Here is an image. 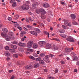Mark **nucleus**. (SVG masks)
Here are the masks:
<instances>
[{
    "label": "nucleus",
    "instance_id": "obj_36",
    "mask_svg": "<svg viewBox=\"0 0 79 79\" xmlns=\"http://www.w3.org/2000/svg\"><path fill=\"white\" fill-rule=\"evenodd\" d=\"M25 54L26 55H29L31 53V52L27 50V51L25 52Z\"/></svg>",
    "mask_w": 79,
    "mask_h": 79
},
{
    "label": "nucleus",
    "instance_id": "obj_3",
    "mask_svg": "<svg viewBox=\"0 0 79 79\" xmlns=\"http://www.w3.org/2000/svg\"><path fill=\"white\" fill-rule=\"evenodd\" d=\"M1 35L3 37L6 38V40H7V41H10V40L11 39L10 36H6V34H4L3 33H1Z\"/></svg>",
    "mask_w": 79,
    "mask_h": 79
},
{
    "label": "nucleus",
    "instance_id": "obj_28",
    "mask_svg": "<svg viewBox=\"0 0 79 79\" xmlns=\"http://www.w3.org/2000/svg\"><path fill=\"white\" fill-rule=\"evenodd\" d=\"M29 58H30V59H32V60H35V58L33 57L32 56H29Z\"/></svg>",
    "mask_w": 79,
    "mask_h": 79
},
{
    "label": "nucleus",
    "instance_id": "obj_46",
    "mask_svg": "<svg viewBox=\"0 0 79 79\" xmlns=\"http://www.w3.org/2000/svg\"><path fill=\"white\" fill-rule=\"evenodd\" d=\"M52 40H56V41H58V42H60V40L59 39L57 38H56L55 39H52Z\"/></svg>",
    "mask_w": 79,
    "mask_h": 79
},
{
    "label": "nucleus",
    "instance_id": "obj_49",
    "mask_svg": "<svg viewBox=\"0 0 79 79\" xmlns=\"http://www.w3.org/2000/svg\"><path fill=\"white\" fill-rule=\"evenodd\" d=\"M11 43L13 44H18V42L16 41H12L11 42Z\"/></svg>",
    "mask_w": 79,
    "mask_h": 79
},
{
    "label": "nucleus",
    "instance_id": "obj_38",
    "mask_svg": "<svg viewBox=\"0 0 79 79\" xmlns=\"http://www.w3.org/2000/svg\"><path fill=\"white\" fill-rule=\"evenodd\" d=\"M41 17L43 19H45V15H42L41 16Z\"/></svg>",
    "mask_w": 79,
    "mask_h": 79
},
{
    "label": "nucleus",
    "instance_id": "obj_29",
    "mask_svg": "<svg viewBox=\"0 0 79 79\" xmlns=\"http://www.w3.org/2000/svg\"><path fill=\"white\" fill-rule=\"evenodd\" d=\"M9 51L10 53H13L15 52V50L13 49H11L9 50Z\"/></svg>",
    "mask_w": 79,
    "mask_h": 79
},
{
    "label": "nucleus",
    "instance_id": "obj_31",
    "mask_svg": "<svg viewBox=\"0 0 79 79\" xmlns=\"http://www.w3.org/2000/svg\"><path fill=\"white\" fill-rule=\"evenodd\" d=\"M47 79H55V78L51 76H48L47 77Z\"/></svg>",
    "mask_w": 79,
    "mask_h": 79
},
{
    "label": "nucleus",
    "instance_id": "obj_12",
    "mask_svg": "<svg viewBox=\"0 0 79 79\" xmlns=\"http://www.w3.org/2000/svg\"><path fill=\"white\" fill-rule=\"evenodd\" d=\"M2 31L5 33V34H6L8 31V29L6 28H2Z\"/></svg>",
    "mask_w": 79,
    "mask_h": 79
},
{
    "label": "nucleus",
    "instance_id": "obj_1",
    "mask_svg": "<svg viewBox=\"0 0 79 79\" xmlns=\"http://www.w3.org/2000/svg\"><path fill=\"white\" fill-rule=\"evenodd\" d=\"M19 8L20 10L23 11V10H29V7L28 5L24 4L20 7Z\"/></svg>",
    "mask_w": 79,
    "mask_h": 79
},
{
    "label": "nucleus",
    "instance_id": "obj_21",
    "mask_svg": "<svg viewBox=\"0 0 79 79\" xmlns=\"http://www.w3.org/2000/svg\"><path fill=\"white\" fill-rule=\"evenodd\" d=\"M62 27L63 29H64L68 30L69 29V27L64 25H62Z\"/></svg>",
    "mask_w": 79,
    "mask_h": 79
},
{
    "label": "nucleus",
    "instance_id": "obj_45",
    "mask_svg": "<svg viewBox=\"0 0 79 79\" xmlns=\"http://www.w3.org/2000/svg\"><path fill=\"white\" fill-rule=\"evenodd\" d=\"M49 57H51V58H53L55 56L53 55H52L51 54H49Z\"/></svg>",
    "mask_w": 79,
    "mask_h": 79
},
{
    "label": "nucleus",
    "instance_id": "obj_63",
    "mask_svg": "<svg viewBox=\"0 0 79 79\" xmlns=\"http://www.w3.org/2000/svg\"><path fill=\"white\" fill-rule=\"evenodd\" d=\"M44 72H47L48 71V70L47 69H44Z\"/></svg>",
    "mask_w": 79,
    "mask_h": 79
},
{
    "label": "nucleus",
    "instance_id": "obj_23",
    "mask_svg": "<svg viewBox=\"0 0 79 79\" xmlns=\"http://www.w3.org/2000/svg\"><path fill=\"white\" fill-rule=\"evenodd\" d=\"M59 32L60 33H64L65 32V30L63 29H61L59 31Z\"/></svg>",
    "mask_w": 79,
    "mask_h": 79
},
{
    "label": "nucleus",
    "instance_id": "obj_52",
    "mask_svg": "<svg viewBox=\"0 0 79 79\" xmlns=\"http://www.w3.org/2000/svg\"><path fill=\"white\" fill-rule=\"evenodd\" d=\"M57 72H58V70L57 69H55V74H56V73H57Z\"/></svg>",
    "mask_w": 79,
    "mask_h": 79
},
{
    "label": "nucleus",
    "instance_id": "obj_61",
    "mask_svg": "<svg viewBox=\"0 0 79 79\" xmlns=\"http://www.w3.org/2000/svg\"><path fill=\"white\" fill-rule=\"evenodd\" d=\"M15 78V76L14 75H12L10 77V79H13Z\"/></svg>",
    "mask_w": 79,
    "mask_h": 79
},
{
    "label": "nucleus",
    "instance_id": "obj_41",
    "mask_svg": "<svg viewBox=\"0 0 79 79\" xmlns=\"http://www.w3.org/2000/svg\"><path fill=\"white\" fill-rule=\"evenodd\" d=\"M26 27H27L29 28V29H32V27L29 25H27L26 26Z\"/></svg>",
    "mask_w": 79,
    "mask_h": 79
},
{
    "label": "nucleus",
    "instance_id": "obj_55",
    "mask_svg": "<svg viewBox=\"0 0 79 79\" xmlns=\"http://www.w3.org/2000/svg\"><path fill=\"white\" fill-rule=\"evenodd\" d=\"M10 2L11 3H13L15 2V0H11Z\"/></svg>",
    "mask_w": 79,
    "mask_h": 79
},
{
    "label": "nucleus",
    "instance_id": "obj_39",
    "mask_svg": "<svg viewBox=\"0 0 79 79\" xmlns=\"http://www.w3.org/2000/svg\"><path fill=\"white\" fill-rule=\"evenodd\" d=\"M9 35H10V36H12V35H13V32H10L8 34Z\"/></svg>",
    "mask_w": 79,
    "mask_h": 79
},
{
    "label": "nucleus",
    "instance_id": "obj_16",
    "mask_svg": "<svg viewBox=\"0 0 79 79\" xmlns=\"http://www.w3.org/2000/svg\"><path fill=\"white\" fill-rule=\"evenodd\" d=\"M72 59L74 61H77V60H78V58L76 56H73L72 57Z\"/></svg>",
    "mask_w": 79,
    "mask_h": 79
},
{
    "label": "nucleus",
    "instance_id": "obj_35",
    "mask_svg": "<svg viewBox=\"0 0 79 79\" xmlns=\"http://www.w3.org/2000/svg\"><path fill=\"white\" fill-rule=\"evenodd\" d=\"M35 31H36L38 32H40V29L37 28H34Z\"/></svg>",
    "mask_w": 79,
    "mask_h": 79
},
{
    "label": "nucleus",
    "instance_id": "obj_15",
    "mask_svg": "<svg viewBox=\"0 0 79 79\" xmlns=\"http://www.w3.org/2000/svg\"><path fill=\"white\" fill-rule=\"evenodd\" d=\"M40 66V64L39 63H36L34 64V67L35 68H37Z\"/></svg>",
    "mask_w": 79,
    "mask_h": 79
},
{
    "label": "nucleus",
    "instance_id": "obj_64",
    "mask_svg": "<svg viewBox=\"0 0 79 79\" xmlns=\"http://www.w3.org/2000/svg\"><path fill=\"white\" fill-rule=\"evenodd\" d=\"M76 64L77 66H79V61H77L76 63Z\"/></svg>",
    "mask_w": 79,
    "mask_h": 79
},
{
    "label": "nucleus",
    "instance_id": "obj_54",
    "mask_svg": "<svg viewBox=\"0 0 79 79\" xmlns=\"http://www.w3.org/2000/svg\"><path fill=\"white\" fill-rule=\"evenodd\" d=\"M61 4L62 5H65V3H64V2H60Z\"/></svg>",
    "mask_w": 79,
    "mask_h": 79
},
{
    "label": "nucleus",
    "instance_id": "obj_22",
    "mask_svg": "<svg viewBox=\"0 0 79 79\" xmlns=\"http://www.w3.org/2000/svg\"><path fill=\"white\" fill-rule=\"evenodd\" d=\"M5 55L6 56H7L8 57L10 56V53H9V52L8 51H6L5 52Z\"/></svg>",
    "mask_w": 79,
    "mask_h": 79
},
{
    "label": "nucleus",
    "instance_id": "obj_14",
    "mask_svg": "<svg viewBox=\"0 0 79 79\" xmlns=\"http://www.w3.org/2000/svg\"><path fill=\"white\" fill-rule=\"evenodd\" d=\"M51 47H52V46L50 44H47L46 45V48L47 49H50Z\"/></svg>",
    "mask_w": 79,
    "mask_h": 79
},
{
    "label": "nucleus",
    "instance_id": "obj_50",
    "mask_svg": "<svg viewBox=\"0 0 79 79\" xmlns=\"http://www.w3.org/2000/svg\"><path fill=\"white\" fill-rule=\"evenodd\" d=\"M62 37H63L64 38H66V35L64 34H63Z\"/></svg>",
    "mask_w": 79,
    "mask_h": 79
},
{
    "label": "nucleus",
    "instance_id": "obj_5",
    "mask_svg": "<svg viewBox=\"0 0 79 79\" xmlns=\"http://www.w3.org/2000/svg\"><path fill=\"white\" fill-rule=\"evenodd\" d=\"M38 5V3L36 2H35L32 5V8H33L34 9L36 8L37 7L36 5Z\"/></svg>",
    "mask_w": 79,
    "mask_h": 79
},
{
    "label": "nucleus",
    "instance_id": "obj_10",
    "mask_svg": "<svg viewBox=\"0 0 79 79\" xmlns=\"http://www.w3.org/2000/svg\"><path fill=\"white\" fill-rule=\"evenodd\" d=\"M30 33L31 34H32V35H34L35 36L37 35V33L35 31H30Z\"/></svg>",
    "mask_w": 79,
    "mask_h": 79
},
{
    "label": "nucleus",
    "instance_id": "obj_6",
    "mask_svg": "<svg viewBox=\"0 0 79 79\" xmlns=\"http://www.w3.org/2000/svg\"><path fill=\"white\" fill-rule=\"evenodd\" d=\"M26 69H32V66L31 65H29L25 67Z\"/></svg>",
    "mask_w": 79,
    "mask_h": 79
},
{
    "label": "nucleus",
    "instance_id": "obj_42",
    "mask_svg": "<svg viewBox=\"0 0 79 79\" xmlns=\"http://www.w3.org/2000/svg\"><path fill=\"white\" fill-rule=\"evenodd\" d=\"M28 51L29 52H34V49L31 48H29L28 49Z\"/></svg>",
    "mask_w": 79,
    "mask_h": 79
},
{
    "label": "nucleus",
    "instance_id": "obj_57",
    "mask_svg": "<svg viewBox=\"0 0 79 79\" xmlns=\"http://www.w3.org/2000/svg\"><path fill=\"white\" fill-rule=\"evenodd\" d=\"M23 29H24V30H25V31H28V29L26 28L25 27H23Z\"/></svg>",
    "mask_w": 79,
    "mask_h": 79
},
{
    "label": "nucleus",
    "instance_id": "obj_34",
    "mask_svg": "<svg viewBox=\"0 0 79 79\" xmlns=\"http://www.w3.org/2000/svg\"><path fill=\"white\" fill-rule=\"evenodd\" d=\"M70 39H71V36H68L67 37L66 40H67V41L69 42Z\"/></svg>",
    "mask_w": 79,
    "mask_h": 79
},
{
    "label": "nucleus",
    "instance_id": "obj_48",
    "mask_svg": "<svg viewBox=\"0 0 79 79\" xmlns=\"http://www.w3.org/2000/svg\"><path fill=\"white\" fill-rule=\"evenodd\" d=\"M60 63L62 64H65V62L63 60H61L60 61Z\"/></svg>",
    "mask_w": 79,
    "mask_h": 79
},
{
    "label": "nucleus",
    "instance_id": "obj_9",
    "mask_svg": "<svg viewBox=\"0 0 79 79\" xmlns=\"http://www.w3.org/2000/svg\"><path fill=\"white\" fill-rule=\"evenodd\" d=\"M43 60L44 61H48L49 60V59L48 58V56L46 55L43 58Z\"/></svg>",
    "mask_w": 79,
    "mask_h": 79
},
{
    "label": "nucleus",
    "instance_id": "obj_51",
    "mask_svg": "<svg viewBox=\"0 0 79 79\" xmlns=\"http://www.w3.org/2000/svg\"><path fill=\"white\" fill-rule=\"evenodd\" d=\"M17 63L19 65H22V63L21 62L18 61Z\"/></svg>",
    "mask_w": 79,
    "mask_h": 79
},
{
    "label": "nucleus",
    "instance_id": "obj_4",
    "mask_svg": "<svg viewBox=\"0 0 79 79\" xmlns=\"http://www.w3.org/2000/svg\"><path fill=\"white\" fill-rule=\"evenodd\" d=\"M34 44V42L32 41H30L27 43V47L28 48H31L32 46V45Z\"/></svg>",
    "mask_w": 79,
    "mask_h": 79
},
{
    "label": "nucleus",
    "instance_id": "obj_19",
    "mask_svg": "<svg viewBox=\"0 0 79 79\" xmlns=\"http://www.w3.org/2000/svg\"><path fill=\"white\" fill-rule=\"evenodd\" d=\"M65 51L66 52H70L71 51V49L66 48L65 49Z\"/></svg>",
    "mask_w": 79,
    "mask_h": 79
},
{
    "label": "nucleus",
    "instance_id": "obj_59",
    "mask_svg": "<svg viewBox=\"0 0 79 79\" xmlns=\"http://www.w3.org/2000/svg\"><path fill=\"white\" fill-rule=\"evenodd\" d=\"M18 29L20 30V31H21L22 30V28H21V27H18Z\"/></svg>",
    "mask_w": 79,
    "mask_h": 79
},
{
    "label": "nucleus",
    "instance_id": "obj_25",
    "mask_svg": "<svg viewBox=\"0 0 79 79\" xmlns=\"http://www.w3.org/2000/svg\"><path fill=\"white\" fill-rule=\"evenodd\" d=\"M53 48L55 50H58V48L57 47V46H53Z\"/></svg>",
    "mask_w": 79,
    "mask_h": 79
},
{
    "label": "nucleus",
    "instance_id": "obj_11",
    "mask_svg": "<svg viewBox=\"0 0 79 79\" xmlns=\"http://www.w3.org/2000/svg\"><path fill=\"white\" fill-rule=\"evenodd\" d=\"M18 45L20 46V47H24L26 46V44L20 42L19 43Z\"/></svg>",
    "mask_w": 79,
    "mask_h": 79
},
{
    "label": "nucleus",
    "instance_id": "obj_56",
    "mask_svg": "<svg viewBox=\"0 0 79 79\" xmlns=\"http://www.w3.org/2000/svg\"><path fill=\"white\" fill-rule=\"evenodd\" d=\"M59 56H60V57H62V56H63V54L62 53L60 54L59 55Z\"/></svg>",
    "mask_w": 79,
    "mask_h": 79
},
{
    "label": "nucleus",
    "instance_id": "obj_26",
    "mask_svg": "<svg viewBox=\"0 0 79 79\" xmlns=\"http://www.w3.org/2000/svg\"><path fill=\"white\" fill-rule=\"evenodd\" d=\"M13 56L16 58H18V54H15L13 55Z\"/></svg>",
    "mask_w": 79,
    "mask_h": 79
},
{
    "label": "nucleus",
    "instance_id": "obj_7",
    "mask_svg": "<svg viewBox=\"0 0 79 79\" xmlns=\"http://www.w3.org/2000/svg\"><path fill=\"white\" fill-rule=\"evenodd\" d=\"M43 5L44 7V8H48V7H49V6H50V5H49V4L46 2L43 3Z\"/></svg>",
    "mask_w": 79,
    "mask_h": 79
},
{
    "label": "nucleus",
    "instance_id": "obj_37",
    "mask_svg": "<svg viewBox=\"0 0 79 79\" xmlns=\"http://www.w3.org/2000/svg\"><path fill=\"white\" fill-rule=\"evenodd\" d=\"M45 56V54L44 53H41L40 55V57H42V56Z\"/></svg>",
    "mask_w": 79,
    "mask_h": 79
},
{
    "label": "nucleus",
    "instance_id": "obj_44",
    "mask_svg": "<svg viewBox=\"0 0 79 79\" xmlns=\"http://www.w3.org/2000/svg\"><path fill=\"white\" fill-rule=\"evenodd\" d=\"M33 55L34 56H35V57H37V56H38V55H37V54L35 53H34L33 54Z\"/></svg>",
    "mask_w": 79,
    "mask_h": 79
},
{
    "label": "nucleus",
    "instance_id": "obj_13",
    "mask_svg": "<svg viewBox=\"0 0 79 79\" xmlns=\"http://www.w3.org/2000/svg\"><path fill=\"white\" fill-rule=\"evenodd\" d=\"M38 44L40 45H41V46H43V45H45V41H40L38 43Z\"/></svg>",
    "mask_w": 79,
    "mask_h": 79
},
{
    "label": "nucleus",
    "instance_id": "obj_30",
    "mask_svg": "<svg viewBox=\"0 0 79 79\" xmlns=\"http://www.w3.org/2000/svg\"><path fill=\"white\" fill-rule=\"evenodd\" d=\"M18 50L20 52H24V49L22 48H18Z\"/></svg>",
    "mask_w": 79,
    "mask_h": 79
},
{
    "label": "nucleus",
    "instance_id": "obj_18",
    "mask_svg": "<svg viewBox=\"0 0 79 79\" xmlns=\"http://www.w3.org/2000/svg\"><path fill=\"white\" fill-rule=\"evenodd\" d=\"M38 47V44L37 43H34L33 45V47L34 48H37Z\"/></svg>",
    "mask_w": 79,
    "mask_h": 79
},
{
    "label": "nucleus",
    "instance_id": "obj_8",
    "mask_svg": "<svg viewBox=\"0 0 79 79\" xmlns=\"http://www.w3.org/2000/svg\"><path fill=\"white\" fill-rule=\"evenodd\" d=\"M70 16L72 19H75L76 18V16L74 14H71Z\"/></svg>",
    "mask_w": 79,
    "mask_h": 79
},
{
    "label": "nucleus",
    "instance_id": "obj_60",
    "mask_svg": "<svg viewBox=\"0 0 79 79\" xmlns=\"http://www.w3.org/2000/svg\"><path fill=\"white\" fill-rule=\"evenodd\" d=\"M6 60L7 61H10V58L8 57L6 59Z\"/></svg>",
    "mask_w": 79,
    "mask_h": 79
},
{
    "label": "nucleus",
    "instance_id": "obj_53",
    "mask_svg": "<svg viewBox=\"0 0 79 79\" xmlns=\"http://www.w3.org/2000/svg\"><path fill=\"white\" fill-rule=\"evenodd\" d=\"M8 19L10 21L12 20V19H11V17H8Z\"/></svg>",
    "mask_w": 79,
    "mask_h": 79
},
{
    "label": "nucleus",
    "instance_id": "obj_33",
    "mask_svg": "<svg viewBox=\"0 0 79 79\" xmlns=\"http://www.w3.org/2000/svg\"><path fill=\"white\" fill-rule=\"evenodd\" d=\"M69 42H74V40L71 37L70 39Z\"/></svg>",
    "mask_w": 79,
    "mask_h": 79
},
{
    "label": "nucleus",
    "instance_id": "obj_20",
    "mask_svg": "<svg viewBox=\"0 0 79 79\" xmlns=\"http://www.w3.org/2000/svg\"><path fill=\"white\" fill-rule=\"evenodd\" d=\"M26 34V31H22L21 32V33H20V36H23V35H24V34Z\"/></svg>",
    "mask_w": 79,
    "mask_h": 79
},
{
    "label": "nucleus",
    "instance_id": "obj_32",
    "mask_svg": "<svg viewBox=\"0 0 79 79\" xmlns=\"http://www.w3.org/2000/svg\"><path fill=\"white\" fill-rule=\"evenodd\" d=\"M39 63H40V64H44L45 63V62L44 60H41L40 61Z\"/></svg>",
    "mask_w": 79,
    "mask_h": 79
},
{
    "label": "nucleus",
    "instance_id": "obj_17",
    "mask_svg": "<svg viewBox=\"0 0 79 79\" xmlns=\"http://www.w3.org/2000/svg\"><path fill=\"white\" fill-rule=\"evenodd\" d=\"M64 24L66 26H67L69 27H71V26H72L71 24L69 23L68 22L66 21L64 22Z\"/></svg>",
    "mask_w": 79,
    "mask_h": 79
},
{
    "label": "nucleus",
    "instance_id": "obj_62",
    "mask_svg": "<svg viewBox=\"0 0 79 79\" xmlns=\"http://www.w3.org/2000/svg\"><path fill=\"white\" fill-rule=\"evenodd\" d=\"M15 38L14 37H10V40H14Z\"/></svg>",
    "mask_w": 79,
    "mask_h": 79
},
{
    "label": "nucleus",
    "instance_id": "obj_2",
    "mask_svg": "<svg viewBox=\"0 0 79 79\" xmlns=\"http://www.w3.org/2000/svg\"><path fill=\"white\" fill-rule=\"evenodd\" d=\"M35 12L37 14H39L40 12H41L42 15H45L46 13V12L43 8H41L40 9H37L36 10Z\"/></svg>",
    "mask_w": 79,
    "mask_h": 79
},
{
    "label": "nucleus",
    "instance_id": "obj_27",
    "mask_svg": "<svg viewBox=\"0 0 79 79\" xmlns=\"http://www.w3.org/2000/svg\"><path fill=\"white\" fill-rule=\"evenodd\" d=\"M18 47L15 45H12L11 46V48H14V49H16Z\"/></svg>",
    "mask_w": 79,
    "mask_h": 79
},
{
    "label": "nucleus",
    "instance_id": "obj_47",
    "mask_svg": "<svg viewBox=\"0 0 79 79\" xmlns=\"http://www.w3.org/2000/svg\"><path fill=\"white\" fill-rule=\"evenodd\" d=\"M9 48H9V47H8V46H6L5 47V49L6 50H8Z\"/></svg>",
    "mask_w": 79,
    "mask_h": 79
},
{
    "label": "nucleus",
    "instance_id": "obj_58",
    "mask_svg": "<svg viewBox=\"0 0 79 79\" xmlns=\"http://www.w3.org/2000/svg\"><path fill=\"white\" fill-rule=\"evenodd\" d=\"M16 3L15 2L14 3H13V4H12V6H16Z\"/></svg>",
    "mask_w": 79,
    "mask_h": 79
},
{
    "label": "nucleus",
    "instance_id": "obj_43",
    "mask_svg": "<svg viewBox=\"0 0 79 79\" xmlns=\"http://www.w3.org/2000/svg\"><path fill=\"white\" fill-rule=\"evenodd\" d=\"M44 33L46 35H48V38L49 37V33L47 31H45V32H44Z\"/></svg>",
    "mask_w": 79,
    "mask_h": 79
},
{
    "label": "nucleus",
    "instance_id": "obj_24",
    "mask_svg": "<svg viewBox=\"0 0 79 79\" xmlns=\"http://www.w3.org/2000/svg\"><path fill=\"white\" fill-rule=\"evenodd\" d=\"M72 23L73 25H77V23L74 20H73L72 21Z\"/></svg>",
    "mask_w": 79,
    "mask_h": 79
},
{
    "label": "nucleus",
    "instance_id": "obj_40",
    "mask_svg": "<svg viewBox=\"0 0 79 79\" xmlns=\"http://www.w3.org/2000/svg\"><path fill=\"white\" fill-rule=\"evenodd\" d=\"M41 60V58L40 57H38L36 59V60L37 61H40Z\"/></svg>",
    "mask_w": 79,
    "mask_h": 79
}]
</instances>
